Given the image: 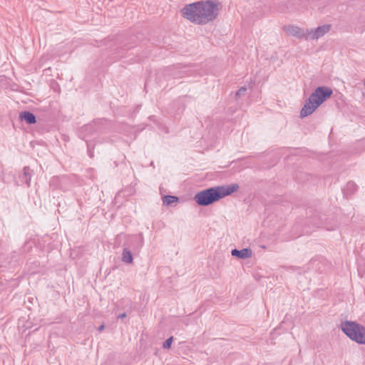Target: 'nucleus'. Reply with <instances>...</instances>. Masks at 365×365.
<instances>
[{"label":"nucleus","instance_id":"obj_1","mask_svg":"<svg viewBox=\"0 0 365 365\" xmlns=\"http://www.w3.org/2000/svg\"><path fill=\"white\" fill-rule=\"evenodd\" d=\"M181 12L182 16L190 21L205 24L217 18L219 6L212 1H202L185 6Z\"/></svg>","mask_w":365,"mask_h":365},{"label":"nucleus","instance_id":"obj_2","mask_svg":"<svg viewBox=\"0 0 365 365\" xmlns=\"http://www.w3.org/2000/svg\"><path fill=\"white\" fill-rule=\"evenodd\" d=\"M239 188L237 184L212 187L195 194V201L201 206H207L231 195Z\"/></svg>","mask_w":365,"mask_h":365},{"label":"nucleus","instance_id":"obj_3","mask_svg":"<svg viewBox=\"0 0 365 365\" xmlns=\"http://www.w3.org/2000/svg\"><path fill=\"white\" fill-rule=\"evenodd\" d=\"M332 95V90L328 87H318L311 94L301 110V118L313 113L316 109Z\"/></svg>","mask_w":365,"mask_h":365},{"label":"nucleus","instance_id":"obj_4","mask_svg":"<svg viewBox=\"0 0 365 365\" xmlns=\"http://www.w3.org/2000/svg\"><path fill=\"white\" fill-rule=\"evenodd\" d=\"M341 329L351 340L360 344H365V327L354 322L346 321L341 323Z\"/></svg>","mask_w":365,"mask_h":365},{"label":"nucleus","instance_id":"obj_5","mask_svg":"<svg viewBox=\"0 0 365 365\" xmlns=\"http://www.w3.org/2000/svg\"><path fill=\"white\" fill-rule=\"evenodd\" d=\"M330 31V25H323L315 29H307V40H317Z\"/></svg>","mask_w":365,"mask_h":365},{"label":"nucleus","instance_id":"obj_6","mask_svg":"<svg viewBox=\"0 0 365 365\" xmlns=\"http://www.w3.org/2000/svg\"><path fill=\"white\" fill-rule=\"evenodd\" d=\"M284 31L289 36L298 38H304L307 40V29L304 30L294 25H287L283 27Z\"/></svg>","mask_w":365,"mask_h":365},{"label":"nucleus","instance_id":"obj_7","mask_svg":"<svg viewBox=\"0 0 365 365\" xmlns=\"http://www.w3.org/2000/svg\"><path fill=\"white\" fill-rule=\"evenodd\" d=\"M231 254L233 257L240 259H247L252 257V252L250 249L245 248L241 250L237 249L232 250Z\"/></svg>","mask_w":365,"mask_h":365},{"label":"nucleus","instance_id":"obj_8","mask_svg":"<svg viewBox=\"0 0 365 365\" xmlns=\"http://www.w3.org/2000/svg\"><path fill=\"white\" fill-rule=\"evenodd\" d=\"M20 118L28 124H34L36 122V116L29 111H24L20 113Z\"/></svg>","mask_w":365,"mask_h":365},{"label":"nucleus","instance_id":"obj_9","mask_svg":"<svg viewBox=\"0 0 365 365\" xmlns=\"http://www.w3.org/2000/svg\"><path fill=\"white\" fill-rule=\"evenodd\" d=\"M133 260V255L130 250L125 248L122 253V261L125 263H132Z\"/></svg>","mask_w":365,"mask_h":365},{"label":"nucleus","instance_id":"obj_10","mask_svg":"<svg viewBox=\"0 0 365 365\" xmlns=\"http://www.w3.org/2000/svg\"><path fill=\"white\" fill-rule=\"evenodd\" d=\"M178 200V197L175 196L167 195L163 197V203L167 205L176 202Z\"/></svg>","mask_w":365,"mask_h":365},{"label":"nucleus","instance_id":"obj_11","mask_svg":"<svg viewBox=\"0 0 365 365\" xmlns=\"http://www.w3.org/2000/svg\"><path fill=\"white\" fill-rule=\"evenodd\" d=\"M23 180H25L26 184L29 185V181H30V174H29V168H24V176Z\"/></svg>","mask_w":365,"mask_h":365},{"label":"nucleus","instance_id":"obj_12","mask_svg":"<svg viewBox=\"0 0 365 365\" xmlns=\"http://www.w3.org/2000/svg\"><path fill=\"white\" fill-rule=\"evenodd\" d=\"M173 341V337L171 336L168 338L164 343H163V348L164 349H169L171 346V344Z\"/></svg>","mask_w":365,"mask_h":365},{"label":"nucleus","instance_id":"obj_13","mask_svg":"<svg viewBox=\"0 0 365 365\" xmlns=\"http://www.w3.org/2000/svg\"><path fill=\"white\" fill-rule=\"evenodd\" d=\"M247 88L245 87L240 88L238 91L236 93V98H240L242 96H244L246 93Z\"/></svg>","mask_w":365,"mask_h":365},{"label":"nucleus","instance_id":"obj_14","mask_svg":"<svg viewBox=\"0 0 365 365\" xmlns=\"http://www.w3.org/2000/svg\"><path fill=\"white\" fill-rule=\"evenodd\" d=\"M126 317V314L125 313H123L122 314H120L118 317L120 318V319H123Z\"/></svg>","mask_w":365,"mask_h":365},{"label":"nucleus","instance_id":"obj_15","mask_svg":"<svg viewBox=\"0 0 365 365\" xmlns=\"http://www.w3.org/2000/svg\"><path fill=\"white\" fill-rule=\"evenodd\" d=\"M104 329V325H101L99 328H98V330L100 331H103Z\"/></svg>","mask_w":365,"mask_h":365}]
</instances>
